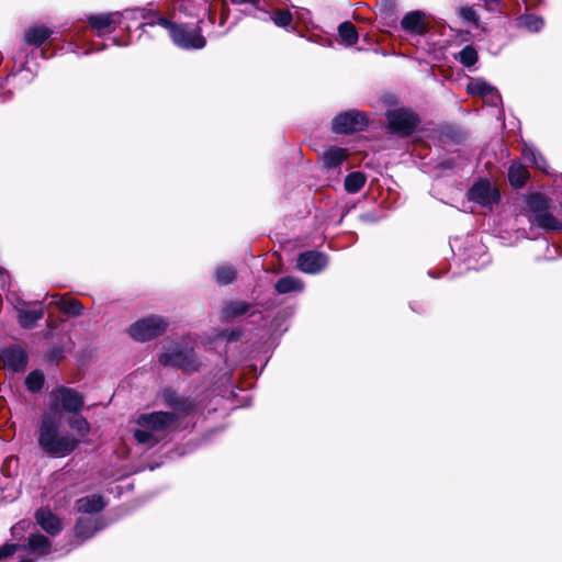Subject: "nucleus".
I'll use <instances>...</instances> for the list:
<instances>
[{"mask_svg":"<svg viewBox=\"0 0 562 562\" xmlns=\"http://www.w3.org/2000/svg\"><path fill=\"white\" fill-rule=\"evenodd\" d=\"M53 35V31L45 25H35L29 27L24 32V43L31 46L40 47L44 44L50 36Z\"/></svg>","mask_w":562,"mask_h":562,"instance_id":"nucleus-15","label":"nucleus"},{"mask_svg":"<svg viewBox=\"0 0 562 562\" xmlns=\"http://www.w3.org/2000/svg\"><path fill=\"white\" fill-rule=\"evenodd\" d=\"M328 263V258L325 254L308 250L302 252L297 257V268L305 273L316 274L324 270Z\"/></svg>","mask_w":562,"mask_h":562,"instance_id":"nucleus-9","label":"nucleus"},{"mask_svg":"<svg viewBox=\"0 0 562 562\" xmlns=\"http://www.w3.org/2000/svg\"><path fill=\"white\" fill-rule=\"evenodd\" d=\"M340 42L346 46L355 45L358 42V33L355 25L350 22H344L338 27Z\"/></svg>","mask_w":562,"mask_h":562,"instance_id":"nucleus-28","label":"nucleus"},{"mask_svg":"<svg viewBox=\"0 0 562 562\" xmlns=\"http://www.w3.org/2000/svg\"><path fill=\"white\" fill-rule=\"evenodd\" d=\"M367 181L364 173L355 171L349 173L345 179V189L349 193L359 192Z\"/></svg>","mask_w":562,"mask_h":562,"instance_id":"nucleus-30","label":"nucleus"},{"mask_svg":"<svg viewBox=\"0 0 562 562\" xmlns=\"http://www.w3.org/2000/svg\"><path fill=\"white\" fill-rule=\"evenodd\" d=\"M37 441L41 449L52 458L67 457L80 443L72 434L61 430V415L53 409L42 415Z\"/></svg>","mask_w":562,"mask_h":562,"instance_id":"nucleus-2","label":"nucleus"},{"mask_svg":"<svg viewBox=\"0 0 562 562\" xmlns=\"http://www.w3.org/2000/svg\"><path fill=\"white\" fill-rule=\"evenodd\" d=\"M159 362L165 367L179 368L187 373L196 372L201 367L193 348L178 342L165 347V350L159 355Z\"/></svg>","mask_w":562,"mask_h":562,"instance_id":"nucleus-3","label":"nucleus"},{"mask_svg":"<svg viewBox=\"0 0 562 562\" xmlns=\"http://www.w3.org/2000/svg\"><path fill=\"white\" fill-rule=\"evenodd\" d=\"M121 16L122 14L120 12L92 14L88 18V22L92 29L103 31L110 30L113 25L119 24Z\"/></svg>","mask_w":562,"mask_h":562,"instance_id":"nucleus-16","label":"nucleus"},{"mask_svg":"<svg viewBox=\"0 0 562 562\" xmlns=\"http://www.w3.org/2000/svg\"><path fill=\"white\" fill-rule=\"evenodd\" d=\"M529 172L527 168L518 161H514L508 169V179L513 187L521 188L525 186Z\"/></svg>","mask_w":562,"mask_h":562,"instance_id":"nucleus-24","label":"nucleus"},{"mask_svg":"<svg viewBox=\"0 0 562 562\" xmlns=\"http://www.w3.org/2000/svg\"><path fill=\"white\" fill-rule=\"evenodd\" d=\"M19 546L14 543H5L0 548V561L7 559L15 553Z\"/></svg>","mask_w":562,"mask_h":562,"instance_id":"nucleus-39","label":"nucleus"},{"mask_svg":"<svg viewBox=\"0 0 562 562\" xmlns=\"http://www.w3.org/2000/svg\"><path fill=\"white\" fill-rule=\"evenodd\" d=\"M52 402L50 409L57 412L56 408L60 406L69 414L79 413L85 404L83 397L79 392L66 386H60L52 393Z\"/></svg>","mask_w":562,"mask_h":562,"instance_id":"nucleus-6","label":"nucleus"},{"mask_svg":"<svg viewBox=\"0 0 562 562\" xmlns=\"http://www.w3.org/2000/svg\"><path fill=\"white\" fill-rule=\"evenodd\" d=\"M216 282L221 285H227L232 283L236 278V271L228 266H222L217 268L215 273Z\"/></svg>","mask_w":562,"mask_h":562,"instance_id":"nucleus-35","label":"nucleus"},{"mask_svg":"<svg viewBox=\"0 0 562 562\" xmlns=\"http://www.w3.org/2000/svg\"><path fill=\"white\" fill-rule=\"evenodd\" d=\"M20 562H33V561L27 560V559H24V560H22V561H20Z\"/></svg>","mask_w":562,"mask_h":562,"instance_id":"nucleus-45","label":"nucleus"},{"mask_svg":"<svg viewBox=\"0 0 562 562\" xmlns=\"http://www.w3.org/2000/svg\"><path fill=\"white\" fill-rule=\"evenodd\" d=\"M529 222L544 231H560L562 228V223L548 210L536 215H530Z\"/></svg>","mask_w":562,"mask_h":562,"instance_id":"nucleus-17","label":"nucleus"},{"mask_svg":"<svg viewBox=\"0 0 562 562\" xmlns=\"http://www.w3.org/2000/svg\"><path fill=\"white\" fill-rule=\"evenodd\" d=\"M24 549L35 557H43L50 553L52 543L43 535L32 533L30 535L27 542L24 546Z\"/></svg>","mask_w":562,"mask_h":562,"instance_id":"nucleus-14","label":"nucleus"},{"mask_svg":"<svg viewBox=\"0 0 562 562\" xmlns=\"http://www.w3.org/2000/svg\"><path fill=\"white\" fill-rule=\"evenodd\" d=\"M527 209L530 215L539 214L549 209L548 199L540 193L530 194L527 198Z\"/></svg>","mask_w":562,"mask_h":562,"instance_id":"nucleus-29","label":"nucleus"},{"mask_svg":"<svg viewBox=\"0 0 562 562\" xmlns=\"http://www.w3.org/2000/svg\"><path fill=\"white\" fill-rule=\"evenodd\" d=\"M175 45L182 49H201L206 45V40L201 34V29L179 25L172 29L170 36Z\"/></svg>","mask_w":562,"mask_h":562,"instance_id":"nucleus-7","label":"nucleus"},{"mask_svg":"<svg viewBox=\"0 0 562 562\" xmlns=\"http://www.w3.org/2000/svg\"><path fill=\"white\" fill-rule=\"evenodd\" d=\"M24 529V522L21 521L12 527V533L15 535L18 531H22Z\"/></svg>","mask_w":562,"mask_h":562,"instance_id":"nucleus-42","label":"nucleus"},{"mask_svg":"<svg viewBox=\"0 0 562 562\" xmlns=\"http://www.w3.org/2000/svg\"><path fill=\"white\" fill-rule=\"evenodd\" d=\"M424 13L420 11H413L407 13L401 21L402 27L412 34L423 35L426 33L427 27L424 21Z\"/></svg>","mask_w":562,"mask_h":562,"instance_id":"nucleus-13","label":"nucleus"},{"mask_svg":"<svg viewBox=\"0 0 562 562\" xmlns=\"http://www.w3.org/2000/svg\"><path fill=\"white\" fill-rule=\"evenodd\" d=\"M239 3L257 4L259 0H237Z\"/></svg>","mask_w":562,"mask_h":562,"instance_id":"nucleus-43","label":"nucleus"},{"mask_svg":"<svg viewBox=\"0 0 562 562\" xmlns=\"http://www.w3.org/2000/svg\"><path fill=\"white\" fill-rule=\"evenodd\" d=\"M517 22L520 27H524L529 32H539L544 25L543 19L536 14L521 15Z\"/></svg>","mask_w":562,"mask_h":562,"instance_id":"nucleus-31","label":"nucleus"},{"mask_svg":"<svg viewBox=\"0 0 562 562\" xmlns=\"http://www.w3.org/2000/svg\"><path fill=\"white\" fill-rule=\"evenodd\" d=\"M67 422L69 427L76 430L80 437H86L90 431V425L88 420L79 413L72 414V416H70Z\"/></svg>","mask_w":562,"mask_h":562,"instance_id":"nucleus-32","label":"nucleus"},{"mask_svg":"<svg viewBox=\"0 0 562 562\" xmlns=\"http://www.w3.org/2000/svg\"><path fill=\"white\" fill-rule=\"evenodd\" d=\"M18 322L21 327L31 329L35 327L36 323L44 317V310H27L24 307L16 308Z\"/></svg>","mask_w":562,"mask_h":562,"instance_id":"nucleus-20","label":"nucleus"},{"mask_svg":"<svg viewBox=\"0 0 562 562\" xmlns=\"http://www.w3.org/2000/svg\"><path fill=\"white\" fill-rule=\"evenodd\" d=\"M469 199L482 206H491L499 199L498 191L487 181H480L470 189Z\"/></svg>","mask_w":562,"mask_h":562,"instance_id":"nucleus-10","label":"nucleus"},{"mask_svg":"<svg viewBox=\"0 0 562 562\" xmlns=\"http://www.w3.org/2000/svg\"><path fill=\"white\" fill-rule=\"evenodd\" d=\"M368 121L359 111H347L338 114L333 121V131L337 134H350L364 130Z\"/></svg>","mask_w":562,"mask_h":562,"instance_id":"nucleus-8","label":"nucleus"},{"mask_svg":"<svg viewBox=\"0 0 562 562\" xmlns=\"http://www.w3.org/2000/svg\"><path fill=\"white\" fill-rule=\"evenodd\" d=\"M155 25H160L161 27L168 30L170 36L172 35V29L179 26V24H175L168 19L159 16L156 19V21L145 23L143 27H153Z\"/></svg>","mask_w":562,"mask_h":562,"instance_id":"nucleus-38","label":"nucleus"},{"mask_svg":"<svg viewBox=\"0 0 562 562\" xmlns=\"http://www.w3.org/2000/svg\"><path fill=\"white\" fill-rule=\"evenodd\" d=\"M100 529L99 521L91 517L79 518L75 526V533L78 538L89 539Z\"/></svg>","mask_w":562,"mask_h":562,"instance_id":"nucleus-22","label":"nucleus"},{"mask_svg":"<svg viewBox=\"0 0 562 562\" xmlns=\"http://www.w3.org/2000/svg\"><path fill=\"white\" fill-rule=\"evenodd\" d=\"M274 290L277 291L278 294L302 292L304 290V283L299 278L288 276V277L280 278L276 282Z\"/></svg>","mask_w":562,"mask_h":562,"instance_id":"nucleus-21","label":"nucleus"},{"mask_svg":"<svg viewBox=\"0 0 562 562\" xmlns=\"http://www.w3.org/2000/svg\"><path fill=\"white\" fill-rule=\"evenodd\" d=\"M482 99L486 104L492 105V106H497L502 101L501 95L497 90H496V99L495 100H494V95H491V94L488 97H484Z\"/></svg>","mask_w":562,"mask_h":562,"instance_id":"nucleus-41","label":"nucleus"},{"mask_svg":"<svg viewBox=\"0 0 562 562\" xmlns=\"http://www.w3.org/2000/svg\"><path fill=\"white\" fill-rule=\"evenodd\" d=\"M3 364L12 371H23L27 364V355L20 346H10L1 351Z\"/></svg>","mask_w":562,"mask_h":562,"instance_id":"nucleus-11","label":"nucleus"},{"mask_svg":"<svg viewBox=\"0 0 562 562\" xmlns=\"http://www.w3.org/2000/svg\"><path fill=\"white\" fill-rule=\"evenodd\" d=\"M105 502L101 495H89L76 502V508L80 513L92 514L102 510Z\"/></svg>","mask_w":562,"mask_h":562,"instance_id":"nucleus-19","label":"nucleus"},{"mask_svg":"<svg viewBox=\"0 0 562 562\" xmlns=\"http://www.w3.org/2000/svg\"><path fill=\"white\" fill-rule=\"evenodd\" d=\"M522 157L537 169L548 172V164L544 157L532 145L525 144L522 147Z\"/></svg>","mask_w":562,"mask_h":562,"instance_id":"nucleus-25","label":"nucleus"},{"mask_svg":"<svg viewBox=\"0 0 562 562\" xmlns=\"http://www.w3.org/2000/svg\"><path fill=\"white\" fill-rule=\"evenodd\" d=\"M167 329V322L159 316H149L134 323L130 335L137 341H147L161 335Z\"/></svg>","mask_w":562,"mask_h":562,"instance_id":"nucleus-5","label":"nucleus"},{"mask_svg":"<svg viewBox=\"0 0 562 562\" xmlns=\"http://www.w3.org/2000/svg\"><path fill=\"white\" fill-rule=\"evenodd\" d=\"M468 91L469 93L480 95L481 98L488 97L491 94L494 95V100L496 99V89L481 79L471 81L468 85Z\"/></svg>","mask_w":562,"mask_h":562,"instance_id":"nucleus-27","label":"nucleus"},{"mask_svg":"<svg viewBox=\"0 0 562 562\" xmlns=\"http://www.w3.org/2000/svg\"><path fill=\"white\" fill-rule=\"evenodd\" d=\"M220 337L225 338L227 341H236L240 337L238 330L222 331Z\"/></svg>","mask_w":562,"mask_h":562,"instance_id":"nucleus-40","label":"nucleus"},{"mask_svg":"<svg viewBox=\"0 0 562 562\" xmlns=\"http://www.w3.org/2000/svg\"><path fill=\"white\" fill-rule=\"evenodd\" d=\"M251 308V304L245 301H231L223 307V315L225 318H235L245 315Z\"/></svg>","mask_w":562,"mask_h":562,"instance_id":"nucleus-26","label":"nucleus"},{"mask_svg":"<svg viewBox=\"0 0 562 562\" xmlns=\"http://www.w3.org/2000/svg\"><path fill=\"white\" fill-rule=\"evenodd\" d=\"M459 61L464 67H468V68L474 66L477 61L476 49L472 45H467L465 47H463L461 49V52L459 53Z\"/></svg>","mask_w":562,"mask_h":562,"instance_id":"nucleus-33","label":"nucleus"},{"mask_svg":"<svg viewBox=\"0 0 562 562\" xmlns=\"http://www.w3.org/2000/svg\"><path fill=\"white\" fill-rule=\"evenodd\" d=\"M164 401L175 412H154L142 414L135 422L133 436L137 443L151 448L178 429L177 422L181 416L190 415L194 404L187 397L178 396L173 391L162 393Z\"/></svg>","mask_w":562,"mask_h":562,"instance_id":"nucleus-1","label":"nucleus"},{"mask_svg":"<svg viewBox=\"0 0 562 562\" xmlns=\"http://www.w3.org/2000/svg\"><path fill=\"white\" fill-rule=\"evenodd\" d=\"M5 277V271L0 268V280L3 279Z\"/></svg>","mask_w":562,"mask_h":562,"instance_id":"nucleus-44","label":"nucleus"},{"mask_svg":"<svg viewBox=\"0 0 562 562\" xmlns=\"http://www.w3.org/2000/svg\"><path fill=\"white\" fill-rule=\"evenodd\" d=\"M44 374L40 370H34L25 379V385L29 391L31 392H37L40 391L44 385Z\"/></svg>","mask_w":562,"mask_h":562,"instance_id":"nucleus-34","label":"nucleus"},{"mask_svg":"<svg viewBox=\"0 0 562 562\" xmlns=\"http://www.w3.org/2000/svg\"><path fill=\"white\" fill-rule=\"evenodd\" d=\"M385 115L389 131L403 137L412 135L419 123L418 116L405 108L389 110Z\"/></svg>","mask_w":562,"mask_h":562,"instance_id":"nucleus-4","label":"nucleus"},{"mask_svg":"<svg viewBox=\"0 0 562 562\" xmlns=\"http://www.w3.org/2000/svg\"><path fill=\"white\" fill-rule=\"evenodd\" d=\"M276 25L285 27L292 22V14L289 11H278L272 16Z\"/></svg>","mask_w":562,"mask_h":562,"instance_id":"nucleus-37","label":"nucleus"},{"mask_svg":"<svg viewBox=\"0 0 562 562\" xmlns=\"http://www.w3.org/2000/svg\"><path fill=\"white\" fill-rule=\"evenodd\" d=\"M35 518L37 524L44 529L48 535L56 536L61 530L60 519L52 513L48 508H40Z\"/></svg>","mask_w":562,"mask_h":562,"instance_id":"nucleus-12","label":"nucleus"},{"mask_svg":"<svg viewBox=\"0 0 562 562\" xmlns=\"http://www.w3.org/2000/svg\"><path fill=\"white\" fill-rule=\"evenodd\" d=\"M459 16L462 19V21L473 26H477L479 24V15L476 14L475 10L472 7L460 8Z\"/></svg>","mask_w":562,"mask_h":562,"instance_id":"nucleus-36","label":"nucleus"},{"mask_svg":"<svg viewBox=\"0 0 562 562\" xmlns=\"http://www.w3.org/2000/svg\"><path fill=\"white\" fill-rule=\"evenodd\" d=\"M52 299H53L52 304H55L64 313H66L68 315L77 316L82 311V305L77 300L68 299V297L60 296V295H52Z\"/></svg>","mask_w":562,"mask_h":562,"instance_id":"nucleus-23","label":"nucleus"},{"mask_svg":"<svg viewBox=\"0 0 562 562\" xmlns=\"http://www.w3.org/2000/svg\"><path fill=\"white\" fill-rule=\"evenodd\" d=\"M348 156L346 148L330 147L322 155V161L326 169H334L339 167Z\"/></svg>","mask_w":562,"mask_h":562,"instance_id":"nucleus-18","label":"nucleus"}]
</instances>
